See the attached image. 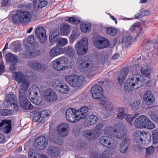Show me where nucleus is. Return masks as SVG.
Masks as SVG:
<instances>
[{
    "mask_svg": "<svg viewBox=\"0 0 158 158\" xmlns=\"http://www.w3.org/2000/svg\"><path fill=\"white\" fill-rule=\"evenodd\" d=\"M48 143V140L44 136L38 137L35 141V146L37 150L44 149L45 148Z\"/></svg>",
    "mask_w": 158,
    "mask_h": 158,
    "instance_id": "nucleus-15",
    "label": "nucleus"
},
{
    "mask_svg": "<svg viewBox=\"0 0 158 158\" xmlns=\"http://www.w3.org/2000/svg\"><path fill=\"white\" fill-rule=\"evenodd\" d=\"M138 115L137 114H135L134 116H132L131 114H127L125 117L126 120L130 125L132 126L133 120Z\"/></svg>",
    "mask_w": 158,
    "mask_h": 158,
    "instance_id": "nucleus-54",
    "label": "nucleus"
},
{
    "mask_svg": "<svg viewBox=\"0 0 158 158\" xmlns=\"http://www.w3.org/2000/svg\"><path fill=\"white\" fill-rule=\"evenodd\" d=\"M74 87H80L86 83L87 80H65Z\"/></svg>",
    "mask_w": 158,
    "mask_h": 158,
    "instance_id": "nucleus-30",
    "label": "nucleus"
},
{
    "mask_svg": "<svg viewBox=\"0 0 158 158\" xmlns=\"http://www.w3.org/2000/svg\"><path fill=\"white\" fill-rule=\"evenodd\" d=\"M34 150L32 149H30L28 152L29 158H39V155L36 152H34Z\"/></svg>",
    "mask_w": 158,
    "mask_h": 158,
    "instance_id": "nucleus-57",
    "label": "nucleus"
},
{
    "mask_svg": "<svg viewBox=\"0 0 158 158\" xmlns=\"http://www.w3.org/2000/svg\"><path fill=\"white\" fill-rule=\"evenodd\" d=\"M143 99L145 103L148 105H151L155 101V97L150 91H146L143 95Z\"/></svg>",
    "mask_w": 158,
    "mask_h": 158,
    "instance_id": "nucleus-23",
    "label": "nucleus"
},
{
    "mask_svg": "<svg viewBox=\"0 0 158 158\" xmlns=\"http://www.w3.org/2000/svg\"><path fill=\"white\" fill-rule=\"evenodd\" d=\"M134 135L135 140L136 143L144 144L151 142V136L149 133L136 131L134 132Z\"/></svg>",
    "mask_w": 158,
    "mask_h": 158,
    "instance_id": "nucleus-4",
    "label": "nucleus"
},
{
    "mask_svg": "<svg viewBox=\"0 0 158 158\" xmlns=\"http://www.w3.org/2000/svg\"><path fill=\"white\" fill-rule=\"evenodd\" d=\"M153 143L156 144L158 143V128L152 131Z\"/></svg>",
    "mask_w": 158,
    "mask_h": 158,
    "instance_id": "nucleus-48",
    "label": "nucleus"
},
{
    "mask_svg": "<svg viewBox=\"0 0 158 158\" xmlns=\"http://www.w3.org/2000/svg\"><path fill=\"white\" fill-rule=\"evenodd\" d=\"M67 43L68 40L66 39L59 37L56 44V45L61 47L67 45Z\"/></svg>",
    "mask_w": 158,
    "mask_h": 158,
    "instance_id": "nucleus-47",
    "label": "nucleus"
},
{
    "mask_svg": "<svg viewBox=\"0 0 158 158\" xmlns=\"http://www.w3.org/2000/svg\"><path fill=\"white\" fill-rule=\"evenodd\" d=\"M145 125L144 128H147L150 129H152L155 127V124L150 120L148 117H147Z\"/></svg>",
    "mask_w": 158,
    "mask_h": 158,
    "instance_id": "nucleus-53",
    "label": "nucleus"
},
{
    "mask_svg": "<svg viewBox=\"0 0 158 158\" xmlns=\"http://www.w3.org/2000/svg\"><path fill=\"white\" fill-rule=\"evenodd\" d=\"M39 91L40 89L39 88L35 85H33L29 89V98H30L32 96L36 97L38 95V92Z\"/></svg>",
    "mask_w": 158,
    "mask_h": 158,
    "instance_id": "nucleus-36",
    "label": "nucleus"
},
{
    "mask_svg": "<svg viewBox=\"0 0 158 158\" xmlns=\"http://www.w3.org/2000/svg\"><path fill=\"white\" fill-rule=\"evenodd\" d=\"M114 126L113 128L110 126H107L104 128L103 132L105 135L114 136Z\"/></svg>",
    "mask_w": 158,
    "mask_h": 158,
    "instance_id": "nucleus-44",
    "label": "nucleus"
},
{
    "mask_svg": "<svg viewBox=\"0 0 158 158\" xmlns=\"http://www.w3.org/2000/svg\"><path fill=\"white\" fill-rule=\"evenodd\" d=\"M102 87L98 85H95L91 87L90 92H102Z\"/></svg>",
    "mask_w": 158,
    "mask_h": 158,
    "instance_id": "nucleus-50",
    "label": "nucleus"
},
{
    "mask_svg": "<svg viewBox=\"0 0 158 158\" xmlns=\"http://www.w3.org/2000/svg\"><path fill=\"white\" fill-rule=\"evenodd\" d=\"M141 72L142 75L148 78L152 72V70L146 62H144L141 66Z\"/></svg>",
    "mask_w": 158,
    "mask_h": 158,
    "instance_id": "nucleus-27",
    "label": "nucleus"
},
{
    "mask_svg": "<svg viewBox=\"0 0 158 158\" xmlns=\"http://www.w3.org/2000/svg\"><path fill=\"white\" fill-rule=\"evenodd\" d=\"M41 114L40 113L37 112L35 113L33 116V120L35 122L38 121L41 118Z\"/></svg>",
    "mask_w": 158,
    "mask_h": 158,
    "instance_id": "nucleus-63",
    "label": "nucleus"
},
{
    "mask_svg": "<svg viewBox=\"0 0 158 158\" xmlns=\"http://www.w3.org/2000/svg\"><path fill=\"white\" fill-rule=\"evenodd\" d=\"M51 113V111L50 110H46L41 111L40 114L42 116V118H44L50 115Z\"/></svg>",
    "mask_w": 158,
    "mask_h": 158,
    "instance_id": "nucleus-62",
    "label": "nucleus"
},
{
    "mask_svg": "<svg viewBox=\"0 0 158 158\" xmlns=\"http://www.w3.org/2000/svg\"><path fill=\"white\" fill-rule=\"evenodd\" d=\"M69 22L74 24H77L79 23L80 21L76 18L71 17L67 19V20Z\"/></svg>",
    "mask_w": 158,
    "mask_h": 158,
    "instance_id": "nucleus-61",
    "label": "nucleus"
},
{
    "mask_svg": "<svg viewBox=\"0 0 158 158\" xmlns=\"http://www.w3.org/2000/svg\"><path fill=\"white\" fill-rule=\"evenodd\" d=\"M86 139L89 140H94L97 139L99 136L98 132L93 129L85 131L84 135Z\"/></svg>",
    "mask_w": 158,
    "mask_h": 158,
    "instance_id": "nucleus-21",
    "label": "nucleus"
},
{
    "mask_svg": "<svg viewBox=\"0 0 158 158\" xmlns=\"http://www.w3.org/2000/svg\"><path fill=\"white\" fill-rule=\"evenodd\" d=\"M90 93L94 99L99 100V102L100 104L103 106L105 113L109 116L112 113L113 110L112 103L104 97L102 94V92Z\"/></svg>",
    "mask_w": 158,
    "mask_h": 158,
    "instance_id": "nucleus-1",
    "label": "nucleus"
},
{
    "mask_svg": "<svg viewBox=\"0 0 158 158\" xmlns=\"http://www.w3.org/2000/svg\"><path fill=\"white\" fill-rule=\"evenodd\" d=\"M6 97L3 104L6 107L10 106L12 104L17 103L18 101L16 97L14 94H8L6 96Z\"/></svg>",
    "mask_w": 158,
    "mask_h": 158,
    "instance_id": "nucleus-24",
    "label": "nucleus"
},
{
    "mask_svg": "<svg viewBox=\"0 0 158 158\" xmlns=\"http://www.w3.org/2000/svg\"><path fill=\"white\" fill-rule=\"evenodd\" d=\"M60 138L58 135L55 134L53 135H50L49 136L50 140L56 144H60V142H61Z\"/></svg>",
    "mask_w": 158,
    "mask_h": 158,
    "instance_id": "nucleus-52",
    "label": "nucleus"
},
{
    "mask_svg": "<svg viewBox=\"0 0 158 158\" xmlns=\"http://www.w3.org/2000/svg\"><path fill=\"white\" fill-rule=\"evenodd\" d=\"M99 141L102 145L112 149H114L118 144L117 140H114L112 137L106 136H101Z\"/></svg>",
    "mask_w": 158,
    "mask_h": 158,
    "instance_id": "nucleus-7",
    "label": "nucleus"
},
{
    "mask_svg": "<svg viewBox=\"0 0 158 158\" xmlns=\"http://www.w3.org/2000/svg\"><path fill=\"white\" fill-rule=\"evenodd\" d=\"M158 114L157 109L156 107H152L150 109V110L148 113V115L151 119L154 121H156L157 117L156 116Z\"/></svg>",
    "mask_w": 158,
    "mask_h": 158,
    "instance_id": "nucleus-38",
    "label": "nucleus"
},
{
    "mask_svg": "<svg viewBox=\"0 0 158 158\" xmlns=\"http://www.w3.org/2000/svg\"><path fill=\"white\" fill-rule=\"evenodd\" d=\"M103 127V124L102 123H100L97 124L95 128L94 129V130L98 132V133L100 135L101 133Z\"/></svg>",
    "mask_w": 158,
    "mask_h": 158,
    "instance_id": "nucleus-60",
    "label": "nucleus"
},
{
    "mask_svg": "<svg viewBox=\"0 0 158 158\" xmlns=\"http://www.w3.org/2000/svg\"><path fill=\"white\" fill-rule=\"evenodd\" d=\"M79 33L76 30H75L73 31L71 36L70 42L72 40V42H73L74 40L79 37Z\"/></svg>",
    "mask_w": 158,
    "mask_h": 158,
    "instance_id": "nucleus-59",
    "label": "nucleus"
},
{
    "mask_svg": "<svg viewBox=\"0 0 158 158\" xmlns=\"http://www.w3.org/2000/svg\"><path fill=\"white\" fill-rule=\"evenodd\" d=\"M106 33L109 35L113 36L115 35L117 33V30L113 27H108L106 29Z\"/></svg>",
    "mask_w": 158,
    "mask_h": 158,
    "instance_id": "nucleus-49",
    "label": "nucleus"
},
{
    "mask_svg": "<svg viewBox=\"0 0 158 158\" xmlns=\"http://www.w3.org/2000/svg\"><path fill=\"white\" fill-rule=\"evenodd\" d=\"M47 153L50 157H56L58 156L60 153L59 148L55 146H51L49 148Z\"/></svg>",
    "mask_w": 158,
    "mask_h": 158,
    "instance_id": "nucleus-32",
    "label": "nucleus"
},
{
    "mask_svg": "<svg viewBox=\"0 0 158 158\" xmlns=\"http://www.w3.org/2000/svg\"><path fill=\"white\" fill-rule=\"evenodd\" d=\"M100 60L102 61L106 60L109 57V55L106 52H103L101 54Z\"/></svg>",
    "mask_w": 158,
    "mask_h": 158,
    "instance_id": "nucleus-64",
    "label": "nucleus"
},
{
    "mask_svg": "<svg viewBox=\"0 0 158 158\" xmlns=\"http://www.w3.org/2000/svg\"><path fill=\"white\" fill-rule=\"evenodd\" d=\"M62 49L63 53L64 52L68 55L72 57L74 56L75 51L69 45L64 48H62Z\"/></svg>",
    "mask_w": 158,
    "mask_h": 158,
    "instance_id": "nucleus-40",
    "label": "nucleus"
},
{
    "mask_svg": "<svg viewBox=\"0 0 158 158\" xmlns=\"http://www.w3.org/2000/svg\"><path fill=\"white\" fill-rule=\"evenodd\" d=\"M12 77L15 79H28L35 78L32 72L28 73L26 75L25 74L23 75L20 72L14 73L12 74Z\"/></svg>",
    "mask_w": 158,
    "mask_h": 158,
    "instance_id": "nucleus-26",
    "label": "nucleus"
},
{
    "mask_svg": "<svg viewBox=\"0 0 158 158\" xmlns=\"http://www.w3.org/2000/svg\"><path fill=\"white\" fill-rule=\"evenodd\" d=\"M146 158H148L149 156L154 152V148L152 146L146 148Z\"/></svg>",
    "mask_w": 158,
    "mask_h": 158,
    "instance_id": "nucleus-55",
    "label": "nucleus"
},
{
    "mask_svg": "<svg viewBox=\"0 0 158 158\" xmlns=\"http://www.w3.org/2000/svg\"><path fill=\"white\" fill-rule=\"evenodd\" d=\"M132 37L131 35H128L127 37L122 38L120 43L122 47H126L129 46L131 43Z\"/></svg>",
    "mask_w": 158,
    "mask_h": 158,
    "instance_id": "nucleus-37",
    "label": "nucleus"
},
{
    "mask_svg": "<svg viewBox=\"0 0 158 158\" xmlns=\"http://www.w3.org/2000/svg\"><path fill=\"white\" fill-rule=\"evenodd\" d=\"M29 98L31 102L36 105H38L40 104L42 100V98L41 96L38 97H37V96L35 97L32 96Z\"/></svg>",
    "mask_w": 158,
    "mask_h": 158,
    "instance_id": "nucleus-46",
    "label": "nucleus"
},
{
    "mask_svg": "<svg viewBox=\"0 0 158 158\" xmlns=\"http://www.w3.org/2000/svg\"><path fill=\"white\" fill-rule=\"evenodd\" d=\"M77 115H78L76 109L69 108L66 111V118L67 121L71 123L77 122L80 120L77 118Z\"/></svg>",
    "mask_w": 158,
    "mask_h": 158,
    "instance_id": "nucleus-13",
    "label": "nucleus"
},
{
    "mask_svg": "<svg viewBox=\"0 0 158 158\" xmlns=\"http://www.w3.org/2000/svg\"><path fill=\"white\" fill-rule=\"evenodd\" d=\"M59 38V35L56 32H51L49 37V42L51 43L56 42V44Z\"/></svg>",
    "mask_w": 158,
    "mask_h": 158,
    "instance_id": "nucleus-41",
    "label": "nucleus"
},
{
    "mask_svg": "<svg viewBox=\"0 0 158 158\" xmlns=\"http://www.w3.org/2000/svg\"><path fill=\"white\" fill-rule=\"evenodd\" d=\"M91 24L89 22H84L81 24L80 28L81 31L84 33L90 31Z\"/></svg>",
    "mask_w": 158,
    "mask_h": 158,
    "instance_id": "nucleus-39",
    "label": "nucleus"
},
{
    "mask_svg": "<svg viewBox=\"0 0 158 158\" xmlns=\"http://www.w3.org/2000/svg\"><path fill=\"white\" fill-rule=\"evenodd\" d=\"M69 125L66 123H63L58 125L57 130L60 136L64 137L69 134Z\"/></svg>",
    "mask_w": 158,
    "mask_h": 158,
    "instance_id": "nucleus-22",
    "label": "nucleus"
},
{
    "mask_svg": "<svg viewBox=\"0 0 158 158\" xmlns=\"http://www.w3.org/2000/svg\"><path fill=\"white\" fill-rule=\"evenodd\" d=\"M89 109L86 106H83L81 108L77 110V118L80 120L82 118H85L87 117Z\"/></svg>",
    "mask_w": 158,
    "mask_h": 158,
    "instance_id": "nucleus-29",
    "label": "nucleus"
},
{
    "mask_svg": "<svg viewBox=\"0 0 158 158\" xmlns=\"http://www.w3.org/2000/svg\"><path fill=\"white\" fill-rule=\"evenodd\" d=\"M44 98L47 101L54 102L57 99V96L54 91L51 89H46L44 91Z\"/></svg>",
    "mask_w": 158,
    "mask_h": 158,
    "instance_id": "nucleus-17",
    "label": "nucleus"
},
{
    "mask_svg": "<svg viewBox=\"0 0 158 158\" xmlns=\"http://www.w3.org/2000/svg\"><path fill=\"white\" fill-rule=\"evenodd\" d=\"M98 119V117L96 115H89L85 121V124L87 126L92 125L97 122Z\"/></svg>",
    "mask_w": 158,
    "mask_h": 158,
    "instance_id": "nucleus-34",
    "label": "nucleus"
},
{
    "mask_svg": "<svg viewBox=\"0 0 158 158\" xmlns=\"http://www.w3.org/2000/svg\"><path fill=\"white\" fill-rule=\"evenodd\" d=\"M141 101L137 100L135 101L130 105V106L132 110H139L141 107Z\"/></svg>",
    "mask_w": 158,
    "mask_h": 158,
    "instance_id": "nucleus-45",
    "label": "nucleus"
},
{
    "mask_svg": "<svg viewBox=\"0 0 158 158\" xmlns=\"http://www.w3.org/2000/svg\"><path fill=\"white\" fill-rule=\"evenodd\" d=\"M47 3V2L44 0H33V7L35 10L45 6Z\"/></svg>",
    "mask_w": 158,
    "mask_h": 158,
    "instance_id": "nucleus-31",
    "label": "nucleus"
},
{
    "mask_svg": "<svg viewBox=\"0 0 158 158\" xmlns=\"http://www.w3.org/2000/svg\"><path fill=\"white\" fill-rule=\"evenodd\" d=\"M109 152L108 150H106L104 151L101 156L97 154L94 158H110Z\"/></svg>",
    "mask_w": 158,
    "mask_h": 158,
    "instance_id": "nucleus-51",
    "label": "nucleus"
},
{
    "mask_svg": "<svg viewBox=\"0 0 158 158\" xmlns=\"http://www.w3.org/2000/svg\"><path fill=\"white\" fill-rule=\"evenodd\" d=\"M23 90L20 91L19 94V101L21 106L24 110H31L33 108V106L29 102L27 98V94H25L23 92Z\"/></svg>",
    "mask_w": 158,
    "mask_h": 158,
    "instance_id": "nucleus-10",
    "label": "nucleus"
},
{
    "mask_svg": "<svg viewBox=\"0 0 158 158\" xmlns=\"http://www.w3.org/2000/svg\"><path fill=\"white\" fill-rule=\"evenodd\" d=\"M129 72V70L127 68H124L121 70L118 79H125Z\"/></svg>",
    "mask_w": 158,
    "mask_h": 158,
    "instance_id": "nucleus-43",
    "label": "nucleus"
},
{
    "mask_svg": "<svg viewBox=\"0 0 158 158\" xmlns=\"http://www.w3.org/2000/svg\"><path fill=\"white\" fill-rule=\"evenodd\" d=\"M31 15L28 11H17L13 16L12 19L15 23H28L31 18Z\"/></svg>",
    "mask_w": 158,
    "mask_h": 158,
    "instance_id": "nucleus-3",
    "label": "nucleus"
},
{
    "mask_svg": "<svg viewBox=\"0 0 158 158\" xmlns=\"http://www.w3.org/2000/svg\"><path fill=\"white\" fill-rule=\"evenodd\" d=\"M27 41L28 43L26 46L27 51L25 54L27 56L26 57L32 58L35 56L34 51L37 47L34 36L32 35H30L28 38Z\"/></svg>",
    "mask_w": 158,
    "mask_h": 158,
    "instance_id": "nucleus-5",
    "label": "nucleus"
},
{
    "mask_svg": "<svg viewBox=\"0 0 158 158\" xmlns=\"http://www.w3.org/2000/svg\"><path fill=\"white\" fill-rule=\"evenodd\" d=\"M11 120L4 119L0 122V129L4 133L8 134L11 132L12 129Z\"/></svg>",
    "mask_w": 158,
    "mask_h": 158,
    "instance_id": "nucleus-19",
    "label": "nucleus"
},
{
    "mask_svg": "<svg viewBox=\"0 0 158 158\" xmlns=\"http://www.w3.org/2000/svg\"><path fill=\"white\" fill-rule=\"evenodd\" d=\"M143 80H127L125 83L124 89L127 92L136 89L142 85Z\"/></svg>",
    "mask_w": 158,
    "mask_h": 158,
    "instance_id": "nucleus-9",
    "label": "nucleus"
},
{
    "mask_svg": "<svg viewBox=\"0 0 158 158\" xmlns=\"http://www.w3.org/2000/svg\"><path fill=\"white\" fill-rule=\"evenodd\" d=\"M6 62L10 63L11 64H15L18 61L17 56L11 53H8L5 56Z\"/></svg>",
    "mask_w": 158,
    "mask_h": 158,
    "instance_id": "nucleus-35",
    "label": "nucleus"
},
{
    "mask_svg": "<svg viewBox=\"0 0 158 158\" xmlns=\"http://www.w3.org/2000/svg\"><path fill=\"white\" fill-rule=\"evenodd\" d=\"M94 45L97 48L102 49L107 47L109 42L106 38L102 36H96L94 39Z\"/></svg>",
    "mask_w": 158,
    "mask_h": 158,
    "instance_id": "nucleus-12",
    "label": "nucleus"
},
{
    "mask_svg": "<svg viewBox=\"0 0 158 158\" xmlns=\"http://www.w3.org/2000/svg\"><path fill=\"white\" fill-rule=\"evenodd\" d=\"M35 32L41 43L44 44L46 42L47 36L46 34V31L43 27H39L36 28Z\"/></svg>",
    "mask_w": 158,
    "mask_h": 158,
    "instance_id": "nucleus-18",
    "label": "nucleus"
},
{
    "mask_svg": "<svg viewBox=\"0 0 158 158\" xmlns=\"http://www.w3.org/2000/svg\"><path fill=\"white\" fill-rule=\"evenodd\" d=\"M126 134V130L124 125L119 124L114 126V137L120 139L123 138Z\"/></svg>",
    "mask_w": 158,
    "mask_h": 158,
    "instance_id": "nucleus-14",
    "label": "nucleus"
},
{
    "mask_svg": "<svg viewBox=\"0 0 158 158\" xmlns=\"http://www.w3.org/2000/svg\"><path fill=\"white\" fill-rule=\"evenodd\" d=\"M63 54L62 48L57 45L52 48L49 52V55L51 57H54Z\"/></svg>",
    "mask_w": 158,
    "mask_h": 158,
    "instance_id": "nucleus-28",
    "label": "nucleus"
},
{
    "mask_svg": "<svg viewBox=\"0 0 158 158\" xmlns=\"http://www.w3.org/2000/svg\"><path fill=\"white\" fill-rule=\"evenodd\" d=\"M65 79H84L85 77L83 75L79 76L77 75H68L65 77Z\"/></svg>",
    "mask_w": 158,
    "mask_h": 158,
    "instance_id": "nucleus-56",
    "label": "nucleus"
},
{
    "mask_svg": "<svg viewBox=\"0 0 158 158\" xmlns=\"http://www.w3.org/2000/svg\"><path fill=\"white\" fill-rule=\"evenodd\" d=\"M147 117L143 115H140L135 120L134 126L137 128H144Z\"/></svg>",
    "mask_w": 158,
    "mask_h": 158,
    "instance_id": "nucleus-20",
    "label": "nucleus"
},
{
    "mask_svg": "<svg viewBox=\"0 0 158 158\" xmlns=\"http://www.w3.org/2000/svg\"><path fill=\"white\" fill-rule=\"evenodd\" d=\"M73 64L72 60H69L67 57L63 56L54 60L52 66L55 70L59 71L71 68Z\"/></svg>",
    "mask_w": 158,
    "mask_h": 158,
    "instance_id": "nucleus-2",
    "label": "nucleus"
},
{
    "mask_svg": "<svg viewBox=\"0 0 158 158\" xmlns=\"http://www.w3.org/2000/svg\"><path fill=\"white\" fill-rule=\"evenodd\" d=\"M27 66L29 68L38 71H40L44 69V65L39 60H34L27 62Z\"/></svg>",
    "mask_w": 158,
    "mask_h": 158,
    "instance_id": "nucleus-16",
    "label": "nucleus"
},
{
    "mask_svg": "<svg viewBox=\"0 0 158 158\" xmlns=\"http://www.w3.org/2000/svg\"><path fill=\"white\" fill-rule=\"evenodd\" d=\"M129 145V142L126 138H124L121 140L120 145V151L122 153L126 152Z\"/></svg>",
    "mask_w": 158,
    "mask_h": 158,
    "instance_id": "nucleus-33",
    "label": "nucleus"
},
{
    "mask_svg": "<svg viewBox=\"0 0 158 158\" xmlns=\"http://www.w3.org/2000/svg\"><path fill=\"white\" fill-rule=\"evenodd\" d=\"M52 83L50 85L53 86L56 90L60 93L66 94L69 90V87L65 84L61 83V80H51Z\"/></svg>",
    "mask_w": 158,
    "mask_h": 158,
    "instance_id": "nucleus-11",
    "label": "nucleus"
},
{
    "mask_svg": "<svg viewBox=\"0 0 158 158\" xmlns=\"http://www.w3.org/2000/svg\"><path fill=\"white\" fill-rule=\"evenodd\" d=\"M12 113V111L8 109H3L0 110V115L2 116H8Z\"/></svg>",
    "mask_w": 158,
    "mask_h": 158,
    "instance_id": "nucleus-58",
    "label": "nucleus"
},
{
    "mask_svg": "<svg viewBox=\"0 0 158 158\" xmlns=\"http://www.w3.org/2000/svg\"><path fill=\"white\" fill-rule=\"evenodd\" d=\"M70 27L67 24H63L61 26L60 31L62 35H66L70 31Z\"/></svg>",
    "mask_w": 158,
    "mask_h": 158,
    "instance_id": "nucleus-42",
    "label": "nucleus"
},
{
    "mask_svg": "<svg viewBox=\"0 0 158 158\" xmlns=\"http://www.w3.org/2000/svg\"><path fill=\"white\" fill-rule=\"evenodd\" d=\"M88 39L86 37L83 38L75 45L76 52L79 55L85 54L88 51Z\"/></svg>",
    "mask_w": 158,
    "mask_h": 158,
    "instance_id": "nucleus-6",
    "label": "nucleus"
},
{
    "mask_svg": "<svg viewBox=\"0 0 158 158\" xmlns=\"http://www.w3.org/2000/svg\"><path fill=\"white\" fill-rule=\"evenodd\" d=\"M77 64L80 68L81 71H86L90 72L95 69L94 65L87 61L85 58L78 59Z\"/></svg>",
    "mask_w": 158,
    "mask_h": 158,
    "instance_id": "nucleus-8",
    "label": "nucleus"
},
{
    "mask_svg": "<svg viewBox=\"0 0 158 158\" xmlns=\"http://www.w3.org/2000/svg\"><path fill=\"white\" fill-rule=\"evenodd\" d=\"M17 83H19L21 87L19 91V94H20V91H23L25 94H27V90L30 85L28 80H15Z\"/></svg>",
    "mask_w": 158,
    "mask_h": 158,
    "instance_id": "nucleus-25",
    "label": "nucleus"
}]
</instances>
